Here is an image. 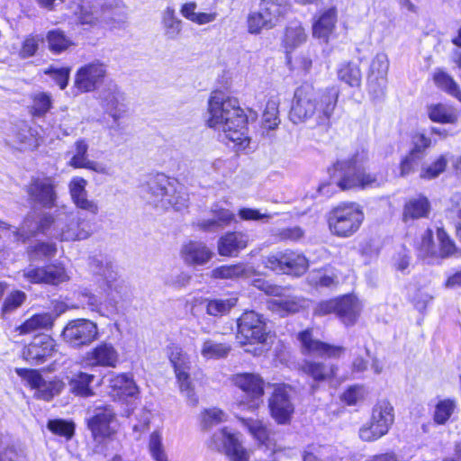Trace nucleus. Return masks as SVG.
<instances>
[{
  "mask_svg": "<svg viewBox=\"0 0 461 461\" xmlns=\"http://www.w3.org/2000/svg\"><path fill=\"white\" fill-rule=\"evenodd\" d=\"M59 181L55 176L41 175L32 176L26 187L29 200L33 203L50 209L56 205Z\"/></svg>",
  "mask_w": 461,
  "mask_h": 461,
  "instance_id": "nucleus-12",
  "label": "nucleus"
},
{
  "mask_svg": "<svg viewBox=\"0 0 461 461\" xmlns=\"http://www.w3.org/2000/svg\"><path fill=\"white\" fill-rule=\"evenodd\" d=\"M55 350L54 339L46 334L35 336L23 351V357L32 365H40L48 360Z\"/></svg>",
  "mask_w": 461,
  "mask_h": 461,
  "instance_id": "nucleus-20",
  "label": "nucleus"
},
{
  "mask_svg": "<svg viewBox=\"0 0 461 461\" xmlns=\"http://www.w3.org/2000/svg\"><path fill=\"white\" fill-rule=\"evenodd\" d=\"M214 437H219L222 440L227 454L233 461L249 460V452L240 443L235 434L223 429L219 435H214Z\"/></svg>",
  "mask_w": 461,
  "mask_h": 461,
  "instance_id": "nucleus-33",
  "label": "nucleus"
},
{
  "mask_svg": "<svg viewBox=\"0 0 461 461\" xmlns=\"http://www.w3.org/2000/svg\"><path fill=\"white\" fill-rule=\"evenodd\" d=\"M434 81L439 88L461 102V90L452 77L444 71H438L434 75Z\"/></svg>",
  "mask_w": 461,
  "mask_h": 461,
  "instance_id": "nucleus-48",
  "label": "nucleus"
},
{
  "mask_svg": "<svg viewBox=\"0 0 461 461\" xmlns=\"http://www.w3.org/2000/svg\"><path fill=\"white\" fill-rule=\"evenodd\" d=\"M259 5L280 22L290 9L289 0H261Z\"/></svg>",
  "mask_w": 461,
  "mask_h": 461,
  "instance_id": "nucleus-51",
  "label": "nucleus"
},
{
  "mask_svg": "<svg viewBox=\"0 0 461 461\" xmlns=\"http://www.w3.org/2000/svg\"><path fill=\"white\" fill-rule=\"evenodd\" d=\"M338 77L350 86H359L362 80L359 65L355 62L342 63L338 69Z\"/></svg>",
  "mask_w": 461,
  "mask_h": 461,
  "instance_id": "nucleus-43",
  "label": "nucleus"
},
{
  "mask_svg": "<svg viewBox=\"0 0 461 461\" xmlns=\"http://www.w3.org/2000/svg\"><path fill=\"white\" fill-rule=\"evenodd\" d=\"M95 375L83 371L72 373L68 376V385L70 393L77 397L89 398L95 394L93 383Z\"/></svg>",
  "mask_w": 461,
  "mask_h": 461,
  "instance_id": "nucleus-28",
  "label": "nucleus"
},
{
  "mask_svg": "<svg viewBox=\"0 0 461 461\" xmlns=\"http://www.w3.org/2000/svg\"><path fill=\"white\" fill-rule=\"evenodd\" d=\"M437 238L439 243V257L448 258L456 251L455 242L450 239L447 233L442 228H438Z\"/></svg>",
  "mask_w": 461,
  "mask_h": 461,
  "instance_id": "nucleus-57",
  "label": "nucleus"
},
{
  "mask_svg": "<svg viewBox=\"0 0 461 461\" xmlns=\"http://www.w3.org/2000/svg\"><path fill=\"white\" fill-rule=\"evenodd\" d=\"M87 140L84 138L77 139L66 153V156L69 157L68 165L73 168H85L95 173L105 174L106 168L103 164L89 158Z\"/></svg>",
  "mask_w": 461,
  "mask_h": 461,
  "instance_id": "nucleus-16",
  "label": "nucleus"
},
{
  "mask_svg": "<svg viewBox=\"0 0 461 461\" xmlns=\"http://www.w3.org/2000/svg\"><path fill=\"white\" fill-rule=\"evenodd\" d=\"M366 160L367 156L364 151L357 152L349 158L338 160L334 165L337 185L341 190L379 187L384 183V178L366 171Z\"/></svg>",
  "mask_w": 461,
  "mask_h": 461,
  "instance_id": "nucleus-3",
  "label": "nucleus"
},
{
  "mask_svg": "<svg viewBox=\"0 0 461 461\" xmlns=\"http://www.w3.org/2000/svg\"><path fill=\"white\" fill-rule=\"evenodd\" d=\"M237 339L241 345L263 344L268 333L263 317L254 311L245 312L237 321Z\"/></svg>",
  "mask_w": 461,
  "mask_h": 461,
  "instance_id": "nucleus-10",
  "label": "nucleus"
},
{
  "mask_svg": "<svg viewBox=\"0 0 461 461\" xmlns=\"http://www.w3.org/2000/svg\"><path fill=\"white\" fill-rule=\"evenodd\" d=\"M184 261L190 266L206 264L213 256V252L203 242L190 241L181 249Z\"/></svg>",
  "mask_w": 461,
  "mask_h": 461,
  "instance_id": "nucleus-29",
  "label": "nucleus"
},
{
  "mask_svg": "<svg viewBox=\"0 0 461 461\" xmlns=\"http://www.w3.org/2000/svg\"><path fill=\"white\" fill-rule=\"evenodd\" d=\"M86 185L87 181L83 177H73L68 184L69 194L77 208L96 215L99 212V206L95 200L88 199Z\"/></svg>",
  "mask_w": 461,
  "mask_h": 461,
  "instance_id": "nucleus-24",
  "label": "nucleus"
},
{
  "mask_svg": "<svg viewBox=\"0 0 461 461\" xmlns=\"http://www.w3.org/2000/svg\"><path fill=\"white\" fill-rule=\"evenodd\" d=\"M245 267L242 264L221 266L212 271V277L221 279H233L243 276Z\"/></svg>",
  "mask_w": 461,
  "mask_h": 461,
  "instance_id": "nucleus-56",
  "label": "nucleus"
},
{
  "mask_svg": "<svg viewBox=\"0 0 461 461\" xmlns=\"http://www.w3.org/2000/svg\"><path fill=\"white\" fill-rule=\"evenodd\" d=\"M231 346L225 342H217L213 339H205L201 347V355L205 359H221L228 357Z\"/></svg>",
  "mask_w": 461,
  "mask_h": 461,
  "instance_id": "nucleus-41",
  "label": "nucleus"
},
{
  "mask_svg": "<svg viewBox=\"0 0 461 461\" xmlns=\"http://www.w3.org/2000/svg\"><path fill=\"white\" fill-rule=\"evenodd\" d=\"M428 114L431 121L439 123H456L458 120L457 110L443 104L429 106Z\"/></svg>",
  "mask_w": 461,
  "mask_h": 461,
  "instance_id": "nucleus-39",
  "label": "nucleus"
},
{
  "mask_svg": "<svg viewBox=\"0 0 461 461\" xmlns=\"http://www.w3.org/2000/svg\"><path fill=\"white\" fill-rule=\"evenodd\" d=\"M91 417L87 420V427L95 440L102 441L115 434L113 423L116 414L111 405L99 404L93 409Z\"/></svg>",
  "mask_w": 461,
  "mask_h": 461,
  "instance_id": "nucleus-14",
  "label": "nucleus"
},
{
  "mask_svg": "<svg viewBox=\"0 0 461 461\" xmlns=\"http://www.w3.org/2000/svg\"><path fill=\"white\" fill-rule=\"evenodd\" d=\"M306 33L302 25L297 22L291 23L285 29L283 45L286 54L306 41Z\"/></svg>",
  "mask_w": 461,
  "mask_h": 461,
  "instance_id": "nucleus-38",
  "label": "nucleus"
},
{
  "mask_svg": "<svg viewBox=\"0 0 461 461\" xmlns=\"http://www.w3.org/2000/svg\"><path fill=\"white\" fill-rule=\"evenodd\" d=\"M5 141L19 150H32L39 147L36 131L23 121L18 122L9 128Z\"/></svg>",
  "mask_w": 461,
  "mask_h": 461,
  "instance_id": "nucleus-17",
  "label": "nucleus"
},
{
  "mask_svg": "<svg viewBox=\"0 0 461 461\" xmlns=\"http://www.w3.org/2000/svg\"><path fill=\"white\" fill-rule=\"evenodd\" d=\"M43 38L39 35H30L23 42L20 55L23 58H29L33 56L38 50L40 42H42Z\"/></svg>",
  "mask_w": 461,
  "mask_h": 461,
  "instance_id": "nucleus-64",
  "label": "nucleus"
},
{
  "mask_svg": "<svg viewBox=\"0 0 461 461\" xmlns=\"http://www.w3.org/2000/svg\"><path fill=\"white\" fill-rule=\"evenodd\" d=\"M233 384L252 400L249 408H257L264 395L265 382L258 374L241 373L232 378Z\"/></svg>",
  "mask_w": 461,
  "mask_h": 461,
  "instance_id": "nucleus-22",
  "label": "nucleus"
},
{
  "mask_svg": "<svg viewBox=\"0 0 461 461\" xmlns=\"http://www.w3.org/2000/svg\"><path fill=\"white\" fill-rule=\"evenodd\" d=\"M212 217L197 222L200 230L207 232H217L235 221V214L229 209L215 204L211 209Z\"/></svg>",
  "mask_w": 461,
  "mask_h": 461,
  "instance_id": "nucleus-25",
  "label": "nucleus"
},
{
  "mask_svg": "<svg viewBox=\"0 0 461 461\" xmlns=\"http://www.w3.org/2000/svg\"><path fill=\"white\" fill-rule=\"evenodd\" d=\"M389 69V60L387 55L381 52L377 53L370 65L368 76L386 77Z\"/></svg>",
  "mask_w": 461,
  "mask_h": 461,
  "instance_id": "nucleus-59",
  "label": "nucleus"
},
{
  "mask_svg": "<svg viewBox=\"0 0 461 461\" xmlns=\"http://www.w3.org/2000/svg\"><path fill=\"white\" fill-rule=\"evenodd\" d=\"M339 95L335 86L314 89L303 85L294 92L290 119L294 123L308 122L312 127L328 126Z\"/></svg>",
  "mask_w": 461,
  "mask_h": 461,
  "instance_id": "nucleus-2",
  "label": "nucleus"
},
{
  "mask_svg": "<svg viewBox=\"0 0 461 461\" xmlns=\"http://www.w3.org/2000/svg\"><path fill=\"white\" fill-rule=\"evenodd\" d=\"M456 401L454 399H444L438 402L433 413V420L438 425L446 424L456 410Z\"/></svg>",
  "mask_w": 461,
  "mask_h": 461,
  "instance_id": "nucleus-45",
  "label": "nucleus"
},
{
  "mask_svg": "<svg viewBox=\"0 0 461 461\" xmlns=\"http://www.w3.org/2000/svg\"><path fill=\"white\" fill-rule=\"evenodd\" d=\"M27 299V294L20 290H14L5 298L1 307L3 316L9 314L21 307Z\"/></svg>",
  "mask_w": 461,
  "mask_h": 461,
  "instance_id": "nucleus-52",
  "label": "nucleus"
},
{
  "mask_svg": "<svg viewBox=\"0 0 461 461\" xmlns=\"http://www.w3.org/2000/svg\"><path fill=\"white\" fill-rule=\"evenodd\" d=\"M167 355L174 370L190 369V361L186 354L183 353L182 348L171 344L167 347Z\"/></svg>",
  "mask_w": 461,
  "mask_h": 461,
  "instance_id": "nucleus-54",
  "label": "nucleus"
},
{
  "mask_svg": "<svg viewBox=\"0 0 461 461\" xmlns=\"http://www.w3.org/2000/svg\"><path fill=\"white\" fill-rule=\"evenodd\" d=\"M280 21L274 17L268 12L259 5V11L250 14L248 17V31L251 34H258L263 29H272L279 23Z\"/></svg>",
  "mask_w": 461,
  "mask_h": 461,
  "instance_id": "nucleus-35",
  "label": "nucleus"
},
{
  "mask_svg": "<svg viewBox=\"0 0 461 461\" xmlns=\"http://www.w3.org/2000/svg\"><path fill=\"white\" fill-rule=\"evenodd\" d=\"M364 218L362 207L358 203H343L330 212L329 228L335 236L348 238L358 230Z\"/></svg>",
  "mask_w": 461,
  "mask_h": 461,
  "instance_id": "nucleus-5",
  "label": "nucleus"
},
{
  "mask_svg": "<svg viewBox=\"0 0 461 461\" xmlns=\"http://www.w3.org/2000/svg\"><path fill=\"white\" fill-rule=\"evenodd\" d=\"M46 40L50 51L59 54L74 45L72 40L59 29L48 32Z\"/></svg>",
  "mask_w": 461,
  "mask_h": 461,
  "instance_id": "nucleus-44",
  "label": "nucleus"
},
{
  "mask_svg": "<svg viewBox=\"0 0 461 461\" xmlns=\"http://www.w3.org/2000/svg\"><path fill=\"white\" fill-rule=\"evenodd\" d=\"M336 367L333 365L318 361L306 360L302 365V371L312 377L315 382H322L330 379L335 374Z\"/></svg>",
  "mask_w": 461,
  "mask_h": 461,
  "instance_id": "nucleus-36",
  "label": "nucleus"
},
{
  "mask_svg": "<svg viewBox=\"0 0 461 461\" xmlns=\"http://www.w3.org/2000/svg\"><path fill=\"white\" fill-rule=\"evenodd\" d=\"M189 369H181L176 371V376L179 384L181 392L187 398L191 405H196L198 403V397L194 392L192 382L188 374Z\"/></svg>",
  "mask_w": 461,
  "mask_h": 461,
  "instance_id": "nucleus-49",
  "label": "nucleus"
},
{
  "mask_svg": "<svg viewBox=\"0 0 461 461\" xmlns=\"http://www.w3.org/2000/svg\"><path fill=\"white\" fill-rule=\"evenodd\" d=\"M64 385V383L60 380H43L39 389L36 391L37 397L45 401H50L55 395L60 393Z\"/></svg>",
  "mask_w": 461,
  "mask_h": 461,
  "instance_id": "nucleus-55",
  "label": "nucleus"
},
{
  "mask_svg": "<svg viewBox=\"0 0 461 461\" xmlns=\"http://www.w3.org/2000/svg\"><path fill=\"white\" fill-rule=\"evenodd\" d=\"M336 315L347 326L353 325L360 313L361 305L358 300L352 295H346L336 299Z\"/></svg>",
  "mask_w": 461,
  "mask_h": 461,
  "instance_id": "nucleus-30",
  "label": "nucleus"
},
{
  "mask_svg": "<svg viewBox=\"0 0 461 461\" xmlns=\"http://www.w3.org/2000/svg\"><path fill=\"white\" fill-rule=\"evenodd\" d=\"M422 158H421L420 155L410 151V153L401 162L400 176H406L414 172Z\"/></svg>",
  "mask_w": 461,
  "mask_h": 461,
  "instance_id": "nucleus-63",
  "label": "nucleus"
},
{
  "mask_svg": "<svg viewBox=\"0 0 461 461\" xmlns=\"http://www.w3.org/2000/svg\"><path fill=\"white\" fill-rule=\"evenodd\" d=\"M289 393L290 389L287 386L278 385L269 399L271 415L279 424L287 423L294 410Z\"/></svg>",
  "mask_w": 461,
  "mask_h": 461,
  "instance_id": "nucleus-18",
  "label": "nucleus"
},
{
  "mask_svg": "<svg viewBox=\"0 0 461 461\" xmlns=\"http://www.w3.org/2000/svg\"><path fill=\"white\" fill-rule=\"evenodd\" d=\"M101 105L117 121L126 113L125 95L113 82L107 84L99 93Z\"/></svg>",
  "mask_w": 461,
  "mask_h": 461,
  "instance_id": "nucleus-19",
  "label": "nucleus"
},
{
  "mask_svg": "<svg viewBox=\"0 0 461 461\" xmlns=\"http://www.w3.org/2000/svg\"><path fill=\"white\" fill-rule=\"evenodd\" d=\"M161 26L166 40L176 41L180 38L183 31V22L176 15L172 6H167L161 13Z\"/></svg>",
  "mask_w": 461,
  "mask_h": 461,
  "instance_id": "nucleus-31",
  "label": "nucleus"
},
{
  "mask_svg": "<svg viewBox=\"0 0 461 461\" xmlns=\"http://www.w3.org/2000/svg\"><path fill=\"white\" fill-rule=\"evenodd\" d=\"M109 386L121 396H134L138 393L137 385L128 374L113 376L109 380Z\"/></svg>",
  "mask_w": 461,
  "mask_h": 461,
  "instance_id": "nucleus-40",
  "label": "nucleus"
},
{
  "mask_svg": "<svg viewBox=\"0 0 461 461\" xmlns=\"http://www.w3.org/2000/svg\"><path fill=\"white\" fill-rule=\"evenodd\" d=\"M55 317L50 312L34 314L18 327L20 334H29L40 330L51 329Z\"/></svg>",
  "mask_w": 461,
  "mask_h": 461,
  "instance_id": "nucleus-37",
  "label": "nucleus"
},
{
  "mask_svg": "<svg viewBox=\"0 0 461 461\" xmlns=\"http://www.w3.org/2000/svg\"><path fill=\"white\" fill-rule=\"evenodd\" d=\"M52 107L51 95L47 93H37L32 95L29 112L33 117H43Z\"/></svg>",
  "mask_w": 461,
  "mask_h": 461,
  "instance_id": "nucleus-47",
  "label": "nucleus"
},
{
  "mask_svg": "<svg viewBox=\"0 0 461 461\" xmlns=\"http://www.w3.org/2000/svg\"><path fill=\"white\" fill-rule=\"evenodd\" d=\"M266 267L279 274L303 275L308 268L304 255L293 250L278 251L263 258Z\"/></svg>",
  "mask_w": 461,
  "mask_h": 461,
  "instance_id": "nucleus-8",
  "label": "nucleus"
},
{
  "mask_svg": "<svg viewBox=\"0 0 461 461\" xmlns=\"http://www.w3.org/2000/svg\"><path fill=\"white\" fill-rule=\"evenodd\" d=\"M308 279L311 285L317 287H330L335 285L334 276L328 275L322 270H314L311 272Z\"/></svg>",
  "mask_w": 461,
  "mask_h": 461,
  "instance_id": "nucleus-62",
  "label": "nucleus"
},
{
  "mask_svg": "<svg viewBox=\"0 0 461 461\" xmlns=\"http://www.w3.org/2000/svg\"><path fill=\"white\" fill-rule=\"evenodd\" d=\"M207 125L221 131L224 138L233 142L239 149L249 144L247 135L248 117L237 98L222 91H214L208 101Z\"/></svg>",
  "mask_w": 461,
  "mask_h": 461,
  "instance_id": "nucleus-1",
  "label": "nucleus"
},
{
  "mask_svg": "<svg viewBox=\"0 0 461 461\" xmlns=\"http://www.w3.org/2000/svg\"><path fill=\"white\" fill-rule=\"evenodd\" d=\"M86 360L91 366L115 367L119 353L112 343L103 341L86 353Z\"/></svg>",
  "mask_w": 461,
  "mask_h": 461,
  "instance_id": "nucleus-23",
  "label": "nucleus"
},
{
  "mask_svg": "<svg viewBox=\"0 0 461 461\" xmlns=\"http://www.w3.org/2000/svg\"><path fill=\"white\" fill-rule=\"evenodd\" d=\"M303 354L316 357L338 358L344 354L346 348L341 346L330 345L317 339L312 330H305L298 334Z\"/></svg>",
  "mask_w": 461,
  "mask_h": 461,
  "instance_id": "nucleus-15",
  "label": "nucleus"
},
{
  "mask_svg": "<svg viewBox=\"0 0 461 461\" xmlns=\"http://www.w3.org/2000/svg\"><path fill=\"white\" fill-rule=\"evenodd\" d=\"M249 242V235L243 231L227 232L218 240V252L224 257H236L240 250L246 249Z\"/></svg>",
  "mask_w": 461,
  "mask_h": 461,
  "instance_id": "nucleus-27",
  "label": "nucleus"
},
{
  "mask_svg": "<svg viewBox=\"0 0 461 461\" xmlns=\"http://www.w3.org/2000/svg\"><path fill=\"white\" fill-rule=\"evenodd\" d=\"M430 211V203L424 196H418L408 200L402 211V221L408 222L420 218L428 217Z\"/></svg>",
  "mask_w": 461,
  "mask_h": 461,
  "instance_id": "nucleus-34",
  "label": "nucleus"
},
{
  "mask_svg": "<svg viewBox=\"0 0 461 461\" xmlns=\"http://www.w3.org/2000/svg\"><path fill=\"white\" fill-rule=\"evenodd\" d=\"M269 307L274 312L285 314L297 312L301 308V304L294 298H283L278 296V298L269 302Z\"/></svg>",
  "mask_w": 461,
  "mask_h": 461,
  "instance_id": "nucleus-53",
  "label": "nucleus"
},
{
  "mask_svg": "<svg viewBox=\"0 0 461 461\" xmlns=\"http://www.w3.org/2000/svg\"><path fill=\"white\" fill-rule=\"evenodd\" d=\"M77 122L66 111L53 113L50 125L53 130H59L63 136L71 135L76 130Z\"/></svg>",
  "mask_w": 461,
  "mask_h": 461,
  "instance_id": "nucleus-46",
  "label": "nucleus"
},
{
  "mask_svg": "<svg viewBox=\"0 0 461 461\" xmlns=\"http://www.w3.org/2000/svg\"><path fill=\"white\" fill-rule=\"evenodd\" d=\"M38 224L39 218L35 212H29L19 228H14L7 222L0 220V237L2 234H5L13 242L24 243L30 238L37 235Z\"/></svg>",
  "mask_w": 461,
  "mask_h": 461,
  "instance_id": "nucleus-21",
  "label": "nucleus"
},
{
  "mask_svg": "<svg viewBox=\"0 0 461 461\" xmlns=\"http://www.w3.org/2000/svg\"><path fill=\"white\" fill-rule=\"evenodd\" d=\"M236 297H228L225 299H213L207 303L206 312L212 316H221L236 305Z\"/></svg>",
  "mask_w": 461,
  "mask_h": 461,
  "instance_id": "nucleus-50",
  "label": "nucleus"
},
{
  "mask_svg": "<svg viewBox=\"0 0 461 461\" xmlns=\"http://www.w3.org/2000/svg\"><path fill=\"white\" fill-rule=\"evenodd\" d=\"M92 270L100 288L112 301L115 302L117 297H122L126 293L125 282L118 276L111 262L94 259Z\"/></svg>",
  "mask_w": 461,
  "mask_h": 461,
  "instance_id": "nucleus-11",
  "label": "nucleus"
},
{
  "mask_svg": "<svg viewBox=\"0 0 461 461\" xmlns=\"http://www.w3.org/2000/svg\"><path fill=\"white\" fill-rule=\"evenodd\" d=\"M149 449L155 461H167V456L162 444V437L158 431H154L150 435Z\"/></svg>",
  "mask_w": 461,
  "mask_h": 461,
  "instance_id": "nucleus-58",
  "label": "nucleus"
},
{
  "mask_svg": "<svg viewBox=\"0 0 461 461\" xmlns=\"http://www.w3.org/2000/svg\"><path fill=\"white\" fill-rule=\"evenodd\" d=\"M107 76V65L100 59H94L81 66L75 74L74 87L79 93L95 91Z\"/></svg>",
  "mask_w": 461,
  "mask_h": 461,
  "instance_id": "nucleus-13",
  "label": "nucleus"
},
{
  "mask_svg": "<svg viewBox=\"0 0 461 461\" xmlns=\"http://www.w3.org/2000/svg\"><path fill=\"white\" fill-rule=\"evenodd\" d=\"M447 164V160L446 157L441 155L435 162L422 169L420 176L428 179L435 178L445 171Z\"/></svg>",
  "mask_w": 461,
  "mask_h": 461,
  "instance_id": "nucleus-61",
  "label": "nucleus"
},
{
  "mask_svg": "<svg viewBox=\"0 0 461 461\" xmlns=\"http://www.w3.org/2000/svg\"><path fill=\"white\" fill-rule=\"evenodd\" d=\"M98 335L96 323L87 319L68 321L61 333L64 342L74 348L89 346L98 339Z\"/></svg>",
  "mask_w": 461,
  "mask_h": 461,
  "instance_id": "nucleus-9",
  "label": "nucleus"
},
{
  "mask_svg": "<svg viewBox=\"0 0 461 461\" xmlns=\"http://www.w3.org/2000/svg\"><path fill=\"white\" fill-rule=\"evenodd\" d=\"M368 93L375 98L380 99L384 95L386 88V77H367Z\"/></svg>",
  "mask_w": 461,
  "mask_h": 461,
  "instance_id": "nucleus-60",
  "label": "nucleus"
},
{
  "mask_svg": "<svg viewBox=\"0 0 461 461\" xmlns=\"http://www.w3.org/2000/svg\"><path fill=\"white\" fill-rule=\"evenodd\" d=\"M393 422V406L386 399L379 400L372 409L370 421L359 429V438L366 442L375 441L388 433Z\"/></svg>",
  "mask_w": 461,
  "mask_h": 461,
  "instance_id": "nucleus-6",
  "label": "nucleus"
},
{
  "mask_svg": "<svg viewBox=\"0 0 461 461\" xmlns=\"http://www.w3.org/2000/svg\"><path fill=\"white\" fill-rule=\"evenodd\" d=\"M280 99L277 95L269 97L262 114V126L267 130H275L281 122L279 118Z\"/></svg>",
  "mask_w": 461,
  "mask_h": 461,
  "instance_id": "nucleus-42",
  "label": "nucleus"
},
{
  "mask_svg": "<svg viewBox=\"0 0 461 461\" xmlns=\"http://www.w3.org/2000/svg\"><path fill=\"white\" fill-rule=\"evenodd\" d=\"M142 193L148 203L162 209L173 208L181 211L188 204L187 195L176 180L164 174L149 177L142 186Z\"/></svg>",
  "mask_w": 461,
  "mask_h": 461,
  "instance_id": "nucleus-4",
  "label": "nucleus"
},
{
  "mask_svg": "<svg viewBox=\"0 0 461 461\" xmlns=\"http://www.w3.org/2000/svg\"><path fill=\"white\" fill-rule=\"evenodd\" d=\"M336 23V8L330 7L325 10L313 23V36L327 41L329 36L333 32V30L335 29Z\"/></svg>",
  "mask_w": 461,
  "mask_h": 461,
  "instance_id": "nucleus-32",
  "label": "nucleus"
},
{
  "mask_svg": "<svg viewBox=\"0 0 461 461\" xmlns=\"http://www.w3.org/2000/svg\"><path fill=\"white\" fill-rule=\"evenodd\" d=\"M56 232L61 240L75 241L88 239L94 229L80 212H61L57 214Z\"/></svg>",
  "mask_w": 461,
  "mask_h": 461,
  "instance_id": "nucleus-7",
  "label": "nucleus"
},
{
  "mask_svg": "<svg viewBox=\"0 0 461 461\" xmlns=\"http://www.w3.org/2000/svg\"><path fill=\"white\" fill-rule=\"evenodd\" d=\"M23 276L31 283L59 285L67 280L65 269L58 266L30 268L23 271Z\"/></svg>",
  "mask_w": 461,
  "mask_h": 461,
  "instance_id": "nucleus-26",
  "label": "nucleus"
}]
</instances>
